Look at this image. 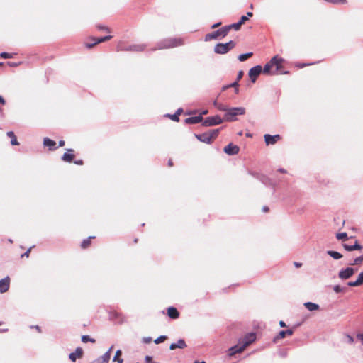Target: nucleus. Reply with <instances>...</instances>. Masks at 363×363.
<instances>
[{"label": "nucleus", "instance_id": "obj_54", "mask_svg": "<svg viewBox=\"0 0 363 363\" xmlns=\"http://www.w3.org/2000/svg\"><path fill=\"white\" fill-rule=\"evenodd\" d=\"M74 163L76 164H78V165H82V164H83V161L82 160H75L74 162Z\"/></svg>", "mask_w": 363, "mask_h": 363}, {"label": "nucleus", "instance_id": "obj_56", "mask_svg": "<svg viewBox=\"0 0 363 363\" xmlns=\"http://www.w3.org/2000/svg\"><path fill=\"white\" fill-rule=\"evenodd\" d=\"M145 360H146V362L151 363L150 361L152 360V357L150 356H146Z\"/></svg>", "mask_w": 363, "mask_h": 363}, {"label": "nucleus", "instance_id": "obj_9", "mask_svg": "<svg viewBox=\"0 0 363 363\" xmlns=\"http://www.w3.org/2000/svg\"><path fill=\"white\" fill-rule=\"evenodd\" d=\"M354 273V269L352 267H347L339 272L338 276L341 279H347L351 277Z\"/></svg>", "mask_w": 363, "mask_h": 363}, {"label": "nucleus", "instance_id": "obj_60", "mask_svg": "<svg viewBox=\"0 0 363 363\" xmlns=\"http://www.w3.org/2000/svg\"><path fill=\"white\" fill-rule=\"evenodd\" d=\"M8 65L11 67H15L17 66L18 64L15 62H8Z\"/></svg>", "mask_w": 363, "mask_h": 363}, {"label": "nucleus", "instance_id": "obj_19", "mask_svg": "<svg viewBox=\"0 0 363 363\" xmlns=\"http://www.w3.org/2000/svg\"><path fill=\"white\" fill-rule=\"evenodd\" d=\"M186 344L183 339H179L177 342L172 343L169 346V349L173 350L177 348L184 349L186 347Z\"/></svg>", "mask_w": 363, "mask_h": 363}, {"label": "nucleus", "instance_id": "obj_16", "mask_svg": "<svg viewBox=\"0 0 363 363\" xmlns=\"http://www.w3.org/2000/svg\"><path fill=\"white\" fill-rule=\"evenodd\" d=\"M276 59H277L276 57H272V58L270 60V61H269V62H267V63L264 66V67H263V69H262V72H263L264 74H273V72H271V69H272V68L273 67V63H274L275 60H277Z\"/></svg>", "mask_w": 363, "mask_h": 363}, {"label": "nucleus", "instance_id": "obj_2", "mask_svg": "<svg viewBox=\"0 0 363 363\" xmlns=\"http://www.w3.org/2000/svg\"><path fill=\"white\" fill-rule=\"evenodd\" d=\"M183 40L180 38H169L161 41L158 44V49H169L182 45Z\"/></svg>", "mask_w": 363, "mask_h": 363}, {"label": "nucleus", "instance_id": "obj_42", "mask_svg": "<svg viewBox=\"0 0 363 363\" xmlns=\"http://www.w3.org/2000/svg\"><path fill=\"white\" fill-rule=\"evenodd\" d=\"M363 261V255L354 259V262L351 264H359L361 262Z\"/></svg>", "mask_w": 363, "mask_h": 363}, {"label": "nucleus", "instance_id": "obj_6", "mask_svg": "<svg viewBox=\"0 0 363 363\" xmlns=\"http://www.w3.org/2000/svg\"><path fill=\"white\" fill-rule=\"evenodd\" d=\"M256 340V336L255 333H249L246 335L243 338L239 340V344L245 350L248 345L252 344Z\"/></svg>", "mask_w": 363, "mask_h": 363}, {"label": "nucleus", "instance_id": "obj_4", "mask_svg": "<svg viewBox=\"0 0 363 363\" xmlns=\"http://www.w3.org/2000/svg\"><path fill=\"white\" fill-rule=\"evenodd\" d=\"M235 46V43L230 40L226 43H218L214 47V52L217 54H225Z\"/></svg>", "mask_w": 363, "mask_h": 363}, {"label": "nucleus", "instance_id": "obj_12", "mask_svg": "<svg viewBox=\"0 0 363 363\" xmlns=\"http://www.w3.org/2000/svg\"><path fill=\"white\" fill-rule=\"evenodd\" d=\"M111 350L112 347L107 352H106L101 357L94 360L93 363H108L111 358Z\"/></svg>", "mask_w": 363, "mask_h": 363}, {"label": "nucleus", "instance_id": "obj_45", "mask_svg": "<svg viewBox=\"0 0 363 363\" xmlns=\"http://www.w3.org/2000/svg\"><path fill=\"white\" fill-rule=\"evenodd\" d=\"M238 80H236L235 82H234L233 83H232V84H229L228 86H225V87L223 88V89H227V88H228V87H237V86H238Z\"/></svg>", "mask_w": 363, "mask_h": 363}, {"label": "nucleus", "instance_id": "obj_46", "mask_svg": "<svg viewBox=\"0 0 363 363\" xmlns=\"http://www.w3.org/2000/svg\"><path fill=\"white\" fill-rule=\"evenodd\" d=\"M208 133H210L212 135V139H213L217 136V135L218 133V130H212Z\"/></svg>", "mask_w": 363, "mask_h": 363}, {"label": "nucleus", "instance_id": "obj_11", "mask_svg": "<svg viewBox=\"0 0 363 363\" xmlns=\"http://www.w3.org/2000/svg\"><path fill=\"white\" fill-rule=\"evenodd\" d=\"M223 150L228 155H234L238 153L239 147L235 145L230 143L224 147Z\"/></svg>", "mask_w": 363, "mask_h": 363}, {"label": "nucleus", "instance_id": "obj_38", "mask_svg": "<svg viewBox=\"0 0 363 363\" xmlns=\"http://www.w3.org/2000/svg\"><path fill=\"white\" fill-rule=\"evenodd\" d=\"M347 235L346 233H337L336 235V238L338 240H344V239L347 238Z\"/></svg>", "mask_w": 363, "mask_h": 363}, {"label": "nucleus", "instance_id": "obj_61", "mask_svg": "<svg viewBox=\"0 0 363 363\" xmlns=\"http://www.w3.org/2000/svg\"><path fill=\"white\" fill-rule=\"evenodd\" d=\"M64 145H65V141H64V140H60V141H59V146H60V147H62V146H64Z\"/></svg>", "mask_w": 363, "mask_h": 363}, {"label": "nucleus", "instance_id": "obj_57", "mask_svg": "<svg viewBox=\"0 0 363 363\" xmlns=\"http://www.w3.org/2000/svg\"><path fill=\"white\" fill-rule=\"evenodd\" d=\"M183 111L182 108H179L177 111H176V114L179 116V115L182 113V112Z\"/></svg>", "mask_w": 363, "mask_h": 363}, {"label": "nucleus", "instance_id": "obj_43", "mask_svg": "<svg viewBox=\"0 0 363 363\" xmlns=\"http://www.w3.org/2000/svg\"><path fill=\"white\" fill-rule=\"evenodd\" d=\"M167 116L174 121H179V116L176 113L172 115L168 114Z\"/></svg>", "mask_w": 363, "mask_h": 363}, {"label": "nucleus", "instance_id": "obj_20", "mask_svg": "<svg viewBox=\"0 0 363 363\" xmlns=\"http://www.w3.org/2000/svg\"><path fill=\"white\" fill-rule=\"evenodd\" d=\"M294 333V330L291 329L287 330H281L279 333V334L274 338V342H276L279 339H282L286 337V335H291Z\"/></svg>", "mask_w": 363, "mask_h": 363}, {"label": "nucleus", "instance_id": "obj_48", "mask_svg": "<svg viewBox=\"0 0 363 363\" xmlns=\"http://www.w3.org/2000/svg\"><path fill=\"white\" fill-rule=\"evenodd\" d=\"M6 104L5 99L0 95V105L4 106ZM2 111V109L0 108V112Z\"/></svg>", "mask_w": 363, "mask_h": 363}, {"label": "nucleus", "instance_id": "obj_62", "mask_svg": "<svg viewBox=\"0 0 363 363\" xmlns=\"http://www.w3.org/2000/svg\"><path fill=\"white\" fill-rule=\"evenodd\" d=\"M294 265L296 267L298 268L301 267L302 264L299 262H294Z\"/></svg>", "mask_w": 363, "mask_h": 363}, {"label": "nucleus", "instance_id": "obj_26", "mask_svg": "<svg viewBox=\"0 0 363 363\" xmlns=\"http://www.w3.org/2000/svg\"><path fill=\"white\" fill-rule=\"evenodd\" d=\"M343 247L347 251H353L355 250H361L362 249V246L358 244L357 241H356L354 245H349L347 244H344Z\"/></svg>", "mask_w": 363, "mask_h": 363}, {"label": "nucleus", "instance_id": "obj_40", "mask_svg": "<svg viewBox=\"0 0 363 363\" xmlns=\"http://www.w3.org/2000/svg\"><path fill=\"white\" fill-rule=\"evenodd\" d=\"M333 290L336 293H340L344 291L345 289L341 287L340 285H335L333 286Z\"/></svg>", "mask_w": 363, "mask_h": 363}, {"label": "nucleus", "instance_id": "obj_34", "mask_svg": "<svg viewBox=\"0 0 363 363\" xmlns=\"http://www.w3.org/2000/svg\"><path fill=\"white\" fill-rule=\"evenodd\" d=\"M347 285L350 286H358L362 285L361 281H359V278L354 281H350L347 283Z\"/></svg>", "mask_w": 363, "mask_h": 363}, {"label": "nucleus", "instance_id": "obj_7", "mask_svg": "<svg viewBox=\"0 0 363 363\" xmlns=\"http://www.w3.org/2000/svg\"><path fill=\"white\" fill-rule=\"evenodd\" d=\"M224 120L221 118L218 115L206 118L203 122V125L205 126H213L219 125L223 123Z\"/></svg>", "mask_w": 363, "mask_h": 363}, {"label": "nucleus", "instance_id": "obj_21", "mask_svg": "<svg viewBox=\"0 0 363 363\" xmlns=\"http://www.w3.org/2000/svg\"><path fill=\"white\" fill-rule=\"evenodd\" d=\"M43 145L45 147H48L49 148L50 150H55L57 147H56V143L55 141L48 138H45L44 140H43Z\"/></svg>", "mask_w": 363, "mask_h": 363}, {"label": "nucleus", "instance_id": "obj_36", "mask_svg": "<svg viewBox=\"0 0 363 363\" xmlns=\"http://www.w3.org/2000/svg\"><path fill=\"white\" fill-rule=\"evenodd\" d=\"M0 57L4 59H9L13 57V54L3 52L0 54Z\"/></svg>", "mask_w": 363, "mask_h": 363}, {"label": "nucleus", "instance_id": "obj_17", "mask_svg": "<svg viewBox=\"0 0 363 363\" xmlns=\"http://www.w3.org/2000/svg\"><path fill=\"white\" fill-rule=\"evenodd\" d=\"M273 57H276L277 60H275L274 63H273V67H275V71L273 72V74H276L279 72H280L282 63L284 62V60L281 57H278V55L274 56Z\"/></svg>", "mask_w": 363, "mask_h": 363}, {"label": "nucleus", "instance_id": "obj_51", "mask_svg": "<svg viewBox=\"0 0 363 363\" xmlns=\"http://www.w3.org/2000/svg\"><path fill=\"white\" fill-rule=\"evenodd\" d=\"M243 76V72L239 71L237 76V80L239 81Z\"/></svg>", "mask_w": 363, "mask_h": 363}, {"label": "nucleus", "instance_id": "obj_44", "mask_svg": "<svg viewBox=\"0 0 363 363\" xmlns=\"http://www.w3.org/2000/svg\"><path fill=\"white\" fill-rule=\"evenodd\" d=\"M143 343L148 344L152 342V338L150 337H145L142 339Z\"/></svg>", "mask_w": 363, "mask_h": 363}, {"label": "nucleus", "instance_id": "obj_64", "mask_svg": "<svg viewBox=\"0 0 363 363\" xmlns=\"http://www.w3.org/2000/svg\"><path fill=\"white\" fill-rule=\"evenodd\" d=\"M252 15H253L252 13L249 11L247 13V15L245 16H247L249 18V17H252Z\"/></svg>", "mask_w": 363, "mask_h": 363}, {"label": "nucleus", "instance_id": "obj_14", "mask_svg": "<svg viewBox=\"0 0 363 363\" xmlns=\"http://www.w3.org/2000/svg\"><path fill=\"white\" fill-rule=\"evenodd\" d=\"M196 137L199 141L206 144H210L212 141V135L208 133L196 135Z\"/></svg>", "mask_w": 363, "mask_h": 363}, {"label": "nucleus", "instance_id": "obj_55", "mask_svg": "<svg viewBox=\"0 0 363 363\" xmlns=\"http://www.w3.org/2000/svg\"><path fill=\"white\" fill-rule=\"evenodd\" d=\"M111 38H112L111 35H106V36L103 37L104 42L106 40H110Z\"/></svg>", "mask_w": 363, "mask_h": 363}, {"label": "nucleus", "instance_id": "obj_8", "mask_svg": "<svg viewBox=\"0 0 363 363\" xmlns=\"http://www.w3.org/2000/svg\"><path fill=\"white\" fill-rule=\"evenodd\" d=\"M262 67L260 65H257L252 67L248 72L249 77L252 83H255L258 76L262 73Z\"/></svg>", "mask_w": 363, "mask_h": 363}, {"label": "nucleus", "instance_id": "obj_52", "mask_svg": "<svg viewBox=\"0 0 363 363\" xmlns=\"http://www.w3.org/2000/svg\"><path fill=\"white\" fill-rule=\"evenodd\" d=\"M347 341H348L349 343H352L353 342L354 339H353V337L352 336L347 335Z\"/></svg>", "mask_w": 363, "mask_h": 363}, {"label": "nucleus", "instance_id": "obj_13", "mask_svg": "<svg viewBox=\"0 0 363 363\" xmlns=\"http://www.w3.org/2000/svg\"><path fill=\"white\" fill-rule=\"evenodd\" d=\"M280 139L279 135H271L269 134L264 135V141L267 145L275 144Z\"/></svg>", "mask_w": 363, "mask_h": 363}, {"label": "nucleus", "instance_id": "obj_22", "mask_svg": "<svg viewBox=\"0 0 363 363\" xmlns=\"http://www.w3.org/2000/svg\"><path fill=\"white\" fill-rule=\"evenodd\" d=\"M244 350L242 349V347L240 346V345L238 343V345H235V346H233L231 347L228 351H229V356H233L234 354H237V353H240L243 351Z\"/></svg>", "mask_w": 363, "mask_h": 363}, {"label": "nucleus", "instance_id": "obj_27", "mask_svg": "<svg viewBox=\"0 0 363 363\" xmlns=\"http://www.w3.org/2000/svg\"><path fill=\"white\" fill-rule=\"evenodd\" d=\"M327 254L335 259H339L342 257V254H340L338 252L333 251V250L327 251Z\"/></svg>", "mask_w": 363, "mask_h": 363}, {"label": "nucleus", "instance_id": "obj_31", "mask_svg": "<svg viewBox=\"0 0 363 363\" xmlns=\"http://www.w3.org/2000/svg\"><path fill=\"white\" fill-rule=\"evenodd\" d=\"M252 55V52L241 54L238 56V60L240 62H243V61L246 60L247 58H249L250 57H251Z\"/></svg>", "mask_w": 363, "mask_h": 363}, {"label": "nucleus", "instance_id": "obj_25", "mask_svg": "<svg viewBox=\"0 0 363 363\" xmlns=\"http://www.w3.org/2000/svg\"><path fill=\"white\" fill-rule=\"evenodd\" d=\"M303 306L309 311H318L320 308L318 304L312 303V302H306L303 303Z\"/></svg>", "mask_w": 363, "mask_h": 363}, {"label": "nucleus", "instance_id": "obj_15", "mask_svg": "<svg viewBox=\"0 0 363 363\" xmlns=\"http://www.w3.org/2000/svg\"><path fill=\"white\" fill-rule=\"evenodd\" d=\"M74 157V150L67 149V152L63 154V155L62 157V160L66 162H72Z\"/></svg>", "mask_w": 363, "mask_h": 363}, {"label": "nucleus", "instance_id": "obj_5", "mask_svg": "<svg viewBox=\"0 0 363 363\" xmlns=\"http://www.w3.org/2000/svg\"><path fill=\"white\" fill-rule=\"evenodd\" d=\"M228 35V29L225 28V26L211 33L207 34L205 36V40L208 41L213 39H216L218 37L224 38Z\"/></svg>", "mask_w": 363, "mask_h": 363}, {"label": "nucleus", "instance_id": "obj_30", "mask_svg": "<svg viewBox=\"0 0 363 363\" xmlns=\"http://www.w3.org/2000/svg\"><path fill=\"white\" fill-rule=\"evenodd\" d=\"M121 354V351L120 350H118L116 352V354L113 357V361L117 362L118 363H123V359L120 358L119 356Z\"/></svg>", "mask_w": 363, "mask_h": 363}, {"label": "nucleus", "instance_id": "obj_29", "mask_svg": "<svg viewBox=\"0 0 363 363\" xmlns=\"http://www.w3.org/2000/svg\"><path fill=\"white\" fill-rule=\"evenodd\" d=\"M241 26L242 25L239 22H238V23L227 26H225V28L228 29V33L230 29H234L235 30H240Z\"/></svg>", "mask_w": 363, "mask_h": 363}, {"label": "nucleus", "instance_id": "obj_28", "mask_svg": "<svg viewBox=\"0 0 363 363\" xmlns=\"http://www.w3.org/2000/svg\"><path fill=\"white\" fill-rule=\"evenodd\" d=\"M7 135L8 137L11 138V144L12 145H18V142L17 141V139L14 135V133L13 131H9L7 132Z\"/></svg>", "mask_w": 363, "mask_h": 363}, {"label": "nucleus", "instance_id": "obj_18", "mask_svg": "<svg viewBox=\"0 0 363 363\" xmlns=\"http://www.w3.org/2000/svg\"><path fill=\"white\" fill-rule=\"evenodd\" d=\"M83 354V350L81 347L76 348L74 352H72L69 355V358L72 362H75L77 358L82 357Z\"/></svg>", "mask_w": 363, "mask_h": 363}, {"label": "nucleus", "instance_id": "obj_1", "mask_svg": "<svg viewBox=\"0 0 363 363\" xmlns=\"http://www.w3.org/2000/svg\"><path fill=\"white\" fill-rule=\"evenodd\" d=\"M245 113V108L243 107H233L228 108L224 115L223 120L225 121H235L236 116L239 115H244Z\"/></svg>", "mask_w": 363, "mask_h": 363}, {"label": "nucleus", "instance_id": "obj_47", "mask_svg": "<svg viewBox=\"0 0 363 363\" xmlns=\"http://www.w3.org/2000/svg\"><path fill=\"white\" fill-rule=\"evenodd\" d=\"M248 20V17L245 16H242L240 20L238 21L241 25L243 24L246 21Z\"/></svg>", "mask_w": 363, "mask_h": 363}, {"label": "nucleus", "instance_id": "obj_24", "mask_svg": "<svg viewBox=\"0 0 363 363\" xmlns=\"http://www.w3.org/2000/svg\"><path fill=\"white\" fill-rule=\"evenodd\" d=\"M167 315L169 318L172 319H177L179 316V313L177 309L174 307H169L167 309Z\"/></svg>", "mask_w": 363, "mask_h": 363}, {"label": "nucleus", "instance_id": "obj_58", "mask_svg": "<svg viewBox=\"0 0 363 363\" xmlns=\"http://www.w3.org/2000/svg\"><path fill=\"white\" fill-rule=\"evenodd\" d=\"M279 325L281 328L286 327V323L283 320L279 321Z\"/></svg>", "mask_w": 363, "mask_h": 363}, {"label": "nucleus", "instance_id": "obj_53", "mask_svg": "<svg viewBox=\"0 0 363 363\" xmlns=\"http://www.w3.org/2000/svg\"><path fill=\"white\" fill-rule=\"evenodd\" d=\"M358 278L361 281V284H363V272L359 274Z\"/></svg>", "mask_w": 363, "mask_h": 363}, {"label": "nucleus", "instance_id": "obj_49", "mask_svg": "<svg viewBox=\"0 0 363 363\" xmlns=\"http://www.w3.org/2000/svg\"><path fill=\"white\" fill-rule=\"evenodd\" d=\"M30 251H31V247L28 248V249L27 250V251H26L24 254H23V255H21V257H28L29 256V254H30Z\"/></svg>", "mask_w": 363, "mask_h": 363}, {"label": "nucleus", "instance_id": "obj_59", "mask_svg": "<svg viewBox=\"0 0 363 363\" xmlns=\"http://www.w3.org/2000/svg\"><path fill=\"white\" fill-rule=\"evenodd\" d=\"M220 24H221V23H220V22H218V23H217L213 24V25L211 26V28H216L218 27Z\"/></svg>", "mask_w": 363, "mask_h": 363}, {"label": "nucleus", "instance_id": "obj_23", "mask_svg": "<svg viewBox=\"0 0 363 363\" xmlns=\"http://www.w3.org/2000/svg\"><path fill=\"white\" fill-rule=\"evenodd\" d=\"M203 121L202 116L189 117L185 119V123L188 124H196Z\"/></svg>", "mask_w": 363, "mask_h": 363}, {"label": "nucleus", "instance_id": "obj_63", "mask_svg": "<svg viewBox=\"0 0 363 363\" xmlns=\"http://www.w3.org/2000/svg\"><path fill=\"white\" fill-rule=\"evenodd\" d=\"M278 171L281 173H286V170L282 168L279 169Z\"/></svg>", "mask_w": 363, "mask_h": 363}, {"label": "nucleus", "instance_id": "obj_35", "mask_svg": "<svg viewBox=\"0 0 363 363\" xmlns=\"http://www.w3.org/2000/svg\"><path fill=\"white\" fill-rule=\"evenodd\" d=\"M167 339V337L165 335H161L158 337L157 339L155 340V344H160L162 342H164Z\"/></svg>", "mask_w": 363, "mask_h": 363}, {"label": "nucleus", "instance_id": "obj_39", "mask_svg": "<svg viewBox=\"0 0 363 363\" xmlns=\"http://www.w3.org/2000/svg\"><path fill=\"white\" fill-rule=\"evenodd\" d=\"M217 108L219 110V111H224L226 113L228 107L225 105H223L222 104H220L219 105L217 106Z\"/></svg>", "mask_w": 363, "mask_h": 363}, {"label": "nucleus", "instance_id": "obj_33", "mask_svg": "<svg viewBox=\"0 0 363 363\" xmlns=\"http://www.w3.org/2000/svg\"><path fill=\"white\" fill-rule=\"evenodd\" d=\"M82 341L84 343L88 342H95L94 339L91 338L89 335H83L82 337Z\"/></svg>", "mask_w": 363, "mask_h": 363}, {"label": "nucleus", "instance_id": "obj_10", "mask_svg": "<svg viewBox=\"0 0 363 363\" xmlns=\"http://www.w3.org/2000/svg\"><path fill=\"white\" fill-rule=\"evenodd\" d=\"M11 279L9 276L0 279V293L4 294L9 291Z\"/></svg>", "mask_w": 363, "mask_h": 363}, {"label": "nucleus", "instance_id": "obj_32", "mask_svg": "<svg viewBox=\"0 0 363 363\" xmlns=\"http://www.w3.org/2000/svg\"><path fill=\"white\" fill-rule=\"evenodd\" d=\"M94 237H89L87 239H85L82 242V244H81V246L82 248H86L89 244H90V240L91 238H93Z\"/></svg>", "mask_w": 363, "mask_h": 363}, {"label": "nucleus", "instance_id": "obj_37", "mask_svg": "<svg viewBox=\"0 0 363 363\" xmlns=\"http://www.w3.org/2000/svg\"><path fill=\"white\" fill-rule=\"evenodd\" d=\"M328 2L335 4H344L347 2L346 0H326Z\"/></svg>", "mask_w": 363, "mask_h": 363}, {"label": "nucleus", "instance_id": "obj_50", "mask_svg": "<svg viewBox=\"0 0 363 363\" xmlns=\"http://www.w3.org/2000/svg\"><path fill=\"white\" fill-rule=\"evenodd\" d=\"M357 339L361 342V343L363 345V334H357Z\"/></svg>", "mask_w": 363, "mask_h": 363}, {"label": "nucleus", "instance_id": "obj_41", "mask_svg": "<svg viewBox=\"0 0 363 363\" xmlns=\"http://www.w3.org/2000/svg\"><path fill=\"white\" fill-rule=\"evenodd\" d=\"M104 42L103 38H99L95 40L94 43L91 44H87L88 48H91L93 45Z\"/></svg>", "mask_w": 363, "mask_h": 363}, {"label": "nucleus", "instance_id": "obj_3", "mask_svg": "<svg viewBox=\"0 0 363 363\" xmlns=\"http://www.w3.org/2000/svg\"><path fill=\"white\" fill-rule=\"evenodd\" d=\"M146 45L145 44H133L130 45H125L123 43H119L117 46V50L119 51H132L140 52L145 50Z\"/></svg>", "mask_w": 363, "mask_h": 363}]
</instances>
